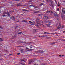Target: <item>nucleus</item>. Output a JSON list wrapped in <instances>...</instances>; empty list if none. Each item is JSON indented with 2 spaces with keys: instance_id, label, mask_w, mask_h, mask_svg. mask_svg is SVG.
Here are the masks:
<instances>
[{
  "instance_id": "1",
  "label": "nucleus",
  "mask_w": 65,
  "mask_h": 65,
  "mask_svg": "<svg viewBox=\"0 0 65 65\" xmlns=\"http://www.w3.org/2000/svg\"><path fill=\"white\" fill-rule=\"evenodd\" d=\"M50 3L51 4H49L50 6L53 7V2L52 1H50Z\"/></svg>"
},
{
  "instance_id": "2",
  "label": "nucleus",
  "mask_w": 65,
  "mask_h": 65,
  "mask_svg": "<svg viewBox=\"0 0 65 65\" xmlns=\"http://www.w3.org/2000/svg\"><path fill=\"white\" fill-rule=\"evenodd\" d=\"M44 52H45L44 51H42L41 50L37 51V53H44Z\"/></svg>"
},
{
  "instance_id": "3",
  "label": "nucleus",
  "mask_w": 65,
  "mask_h": 65,
  "mask_svg": "<svg viewBox=\"0 0 65 65\" xmlns=\"http://www.w3.org/2000/svg\"><path fill=\"white\" fill-rule=\"evenodd\" d=\"M47 13H53V11H48L47 12Z\"/></svg>"
},
{
  "instance_id": "4",
  "label": "nucleus",
  "mask_w": 65,
  "mask_h": 65,
  "mask_svg": "<svg viewBox=\"0 0 65 65\" xmlns=\"http://www.w3.org/2000/svg\"><path fill=\"white\" fill-rule=\"evenodd\" d=\"M54 14L55 16L56 17H58V15L57 14V13L56 12L54 13Z\"/></svg>"
},
{
  "instance_id": "5",
  "label": "nucleus",
  "mask_w": 65,
  "mask_h": 65,
  "mask_svg": "<svg viewBox=\"0 0 65 65\" xmlns=\"http://www.w3.org/2000/svg\"><path fill=\"white\" fill-rule=\"evenodd\" d=\"M40 24L41 25H43V21H41L40 22Z\"/></svg>"
},
{
  "instance_id": "6",
  "label": "nucleus",
  "mask_w": 65,
  "mask_h": 65,
  "mask_svg": "<svg viewBox=\"0 0 65 65\" xmlns=\"http://www.w3.org/2000/svg\"><path fill=\"white\" fill-rule=\"evenodd\" d=\"M59 26L57 27V29H59L60 28H61V25L60 24V22L59 23Z\"/></svg>"
},
{
  "instance_id": "7",
  "label": "nucleus",
  "mask_w": 65,
  "mask_h": 65,
  "mask_svg": "<svg viewBox=\"0 0 65 65\" xmlns=\"http://www.w3.org/2000/svg\"><path fill=\"white\" fill-rule=\"evenodd\" d=\"M43 19H44L45 20H47L48 19V16H44L43 17Z\"/></svg>"
},
{
  "instance_id": "8",
  "label": "nucleus",
  "mask_w": 65,
  "mask_h": 65,
  "mask_svg": "<svg viewBox=\"0 0 65 65\" xmlns=\"http://www.w3.org/2000/svg\"><path fill=\"white\" fill-rule=\"evenodd\" d=\"M9 12H8V11H7V12H5L3 13V14H8Z\"/></svg>"
},
{
  "instance_id": "9",
  "label": "nucleus",
  "mask_w": 65,
  "mask_h": 65,
  "mask_svg": "<svg viewBox=\"0 0 65 65\" xmlns=\"http://www.w3.org/2000/svg\"><path fill=\"white\" fill-rule=\"evenodd\" d=\"M20 52H21V53H24V51H24V50L22 49H20Z\"/></svg>"
},
{
  "instance_id": "10",
  "label": "nucleus",
  "mask_w": 65,
  "mask_h": 65,
  "mask_svg": "<svg viewBox=\"0 0 65 65\" xmlns=\"http://www.w3.org/2000/svg\"><path fill=\"white\" fill-rule=\"evenodd\" d=\"M47 23L48 24H51V23H52V22H51V21H50V20H49L47 22Z\"/></svg>"
},
{
  "instance_id": "11",
  "label": "nucleus",
  "mask_w": 65,
  "mask_h": 65,
  "mask_svg": "<svg viewBox=\"0 0 65 65\" xmlns=\"http://www.w3.org/2000/svg\"><path fill=\"white\" fill-rule=\"evenodd\" d=\"M55 43L56 42H53L52 43H50V44L51 45H52L53 44H55Z\"/></svg>"
},
{
  "instance_id": "12",
  "label": "nucleus",
  "mask_w": 65,
  "mask_h": 65,
  "mask_svg": "<svg viewBox=\"0 0 65 65\" xmlns=\"http://www.w3.org/2000/svg\"><path fill=\"white\" fill-rule=\"evenodd\" d=\"M40 11H36V12H34V13H39V12Z\"/></svg>"
},
{
  "instance_id": "13",
  "label": "nucleus",
  "mask_w": 65,
  "mask_h": 65,
  "mask_svg": "<svg viewBox=\"0 0 65 65\" xmlns=\"http://www.w3.org/2000/svg\"><path fill=\"white\" fill-rule=\"evenodd\" d=\"M11 19H12V20H14L15 19V18H14V16L12 17Z\"/></svg>"
},
{
  "instance_id": "14",
  "label": "nucleus",
  "mask_w": 65,
  "mask_h": 65,
  "mask_svg": "<svg viewBox=\"0 0 65 65\" xmlns=\"http://www.w3.org/2000/svg\"><path fill=\"white\" fill-rule=\"evenodd\" d=\"M39 19H37L36 20V22L37 23H38V22H39Z\"/></svg>"
},
{
  "instance_id": "15",
  "label": "nucleus",
  "mask_w": 65,
  "mask_h": 65,
  "mask_svg": "<svg viewBox=\"0 0 65 65\" xmlns=\"http://www.w3.org/2000/svg\"><path fill=\"white\" fill-rule=\"evenodd\" d=\"M21 61H23V62H26V61L25 60H24L23 59H22Z\"/></svg>"
},
{
  "instance_id": "16",
  "label": "nucleus",
  "mask_w": 65,
  "mask_h": 65,
  "mask_svg": "<svg viewBox=\"0 0 65 65\" xmlns=\"http://www.w3.org/2000/svg\"><path fill=\"white\" fill-rule=\"evenodd\" d=\"M27 22V21H26L25 20H23L22 21V22H25V23H26Z\"/></svg>"
},
{
  "instance_id": "17",
  "label": "nucleus",
  "mask_w": 65,
  "mask_h": 65,
  "mask_svg": "<svg viewBox=\"0 0 65 65\" xmlns=\"http://www.w3.org/2000/svg\"><path fill=\"white\" fill-rule=\"evenodd\" d=\"M18 6H23V5H22L20 4H18L17 5Z\"/></svg>"
},
{
  "instance_id": "18",
  "label": "nucleus",
  "mask_w": 65,
  "mask_h": 65,
  "mask_svg": "<svg viewBox=\"0 0 65 65\" xmlns=\"http://www.w3.org/2000/svg\"><path fill=\"white\" fill-rule=\"evenodd\" d=\"M62 12L65 14V10H63V9L62 10Z\"/></svg>"
},
{
  "instance_id": "19",
  "label": "nucleus",
  "mask_w": 65,
  "mask_h": 65,
  "mask_svg": "<svg viewBox=\"0 0 65 65\" xmlns=\"http://www.w3.org/2000/svg\"><path fill=\"white\" fill-rule=\"evenodd\" d=\"M31 62H32V63H33L34 62V59L33 60H31Z\"/></svg>"
},
{
  "instance_id": "20",
  "label": "nucleus",
  "mask_w": 65,
  "mask_h": 65,
  "mask_svg": "<svg viewBox=\"0 0 65 65\" xmlns=\"http://www.w3.org/2000/svg\"><path fill=\"white\" fill-rule=\"evenodd\" d=\"M34 31L35 32H37L38 31L37 29H34Z\"/></svg>"
},
{
  "instance_id": "21",
  "label": "nucleus",
  "mask_w": 65,
  "mask_h": 65,
  "mask_svg": "<svg viewBox=\"0 0 65 65\" xmlns=\"http://www.w3.org/2000/svg\"><path fill=\"white\" fill-rule=\"evenodd\" d=\"M42 5H43V4L42 3L40 4V6H42Z\"/></svg>"
},
{
  "instance_id": "22",
  "label": "nucleus",
  "mask_w": 65,
  "mask_h": 65,
  "mask_svg": "<svg viewBox=\"0 0 65 65\" xmlns=\"http://www.w3.org/2000/svg\"><path fill=\"white\" fill-rule=\"evenodd\" d=\"M39 24L38 23H37L36 25V26H37V27H39Z\"/></svg>"
},
{
  "instance_id": "23",
  "label": "nucleus",
  "mask_w": 65,
  "mask_h": 65,
  "mask_svg": "<svg viewBox=\"0 0 65 65\" xmlns=\"http://www.w3.org/2000/svg\"><path fill=\"white\" fill-rule=\"evenodd\" d=\"M34 8H38L37 7V6H35L34 7Z\"/></svg>"
},
{
  "instance_id": "24",
  "label": "nucleus",
  "mask_w": 65,
  "mask_h": 65,
  "mask_svg": "<svg viewBox=\"0 0 65 65\" xmlns=\"http://www.w3.org/2000/svg\"><path fill=\"white\" fill-rule=\"evenodd\" d=\"M61 17L62 18V19H63V18H64V15H61Z\"/></svg>"
},
{
  "instance_id": "25",
  "label": "nucleus",
  "mask_w": 65,
  "mask_h": 65,
  "mask_svg": "<svg viewBox=\"0 0 65 65\" xmlns=\"http://www.w3.org/2000/svg\"><path fill=\"white\" fill-rule=\"evenodd\" d=\"M64 25H62V29L64 28Z\"/></svg>"
},
{
  "instance_id": "26",
  "label": "nucleus",
  "mask_w": 65,
  "mask_h": 65,
  "mask_svg": "<svg viewBox=\"0 0 65 65\" xmlns=\"http://www.w3.org/2000/svg\"><path fill=\"white\" fill-rule=\"evenodd\" d=\"M46 38L47 39H49L51 38V37H47Z\"/></svg>"
},
{
  "instance_id": "27",
  "label": "nucleus",
  "mask_w": 65,
  "mask_h": 65,
  "mask_svg": "<svg viewBox=\"0 0 65 65\" xmlns=\"http://www.w3.org/2000/svg\"><path fill=\"white\" fill-rule=\"evenodd\" d=\"M32 50H33V49H30V50H28V51H32Z\"/></svg>"
},
{
  "instance_id": "28",
  "label": "nucleus",
  "mask_w": 65,
  "mask_h": 65,
  "mask_svg": "<svg viewBox=\"0 0 65 65\" xmlns=\"http://www.w3.org/2000/svg\"><path fill=\"white\" fill-rule=\"evenodd\" d=\"M44 34H49V33L48 32H44Z\"/></svg>"
},
{
  "instance_id": "29",
  "label": "nucleus",
  "mask_w": 65,
  "mask_h": 65,
  "mask_svg": "<svg viewBox=\"0 0 65 65\" xmlns=\"http://www.w3.org/2000/svg\"><path fill=\"white\" fill-rule=\"evenodd\" d=\"M22 32H20L19 33H18V34H22Z\"/></svg>"
},
{
  "instance_id": "30",
  "label": "nucleus",
  "mask_w": 65,
  "mask_h": 65,
  "mask_svg": "<svg viewBox=\"0 0 65 65\" xmlns=\"http://www.w3.org/2000/svg\"><path fill=\"white\" fill-rule=\"evenodd\" d=\"M31 63H32V62H31V61H29V64H31Z\"/></svg>"
},
{
  "instance_id": "31",
  "label": "nucleus",
  "mask_w": 65,
  "mask_h": 65,
  "mask_svg": "<svg viewBox=\"0 0 65 65\" xmlns=\"http://www.w3.org/2000/svg\"><path fill=\"white\" fill-rule=\"evenodd\" d=\"M56 34V33H51V34H53V35L54 34Z\"/></svg>"
},
{
  "instance_id": "32",
  "label": "nucleus",
  "mask_w": 65,
  "mask_h": 65,
  "mask_svg": "<svg viewBox=\"0 0 65 65\" xmlns=\"http://www.w3.org/2000/svg\"><path fill=\"white\" fill-rule=\"evenodd\" d=\"M7 15H8V16H10V14H9V12H8V14H7Z\"/></svg>"
},
{
  "instance_id": "33",
  "label": "nucleus",
  "mask_w": 65,
  "mask_h": 65,
  "mask_svg": "<svg viewBox=\"0 0 65 65\" xmlns=\"http://www.w3.org/2000/svg\"><path fill=\"white\" fill-rule=\"evenodd\" d=\"M0 41H3V40H2V38H0Z\"/></svg>"
},
{
  "instance_id": "34",
  "label": "nucleus",
  "mask_w": 65,
  "mask_h": 65,
  "mask_svg": "<svg viewBox=\"0 0 65 65\" xmlns=\"http://www.w3.org/2000/svg\"><path fill=\"white\" fill-rule=\"evenodd\" d=\"M2 16L3 17H5L6 16V15H5V14L3 15Z\"/></svg>"
},
{
  "instance_id": "35",
  "label": "nucleus",
  "mask_w": 65,
  "mask_h": 65,
  "mask_svg": "<svg viewBox=\"0 0 65 65\" xmlns=\"http://www.w3.org/2000/svg\"><path fill=\"white\" fill-rule=\"evenodd\" d=\"M31 43V42H30V43H26L27 44H30V43Z\"/></svg>"
},
{
  "instance_id": "36",
  "label": "nucleus",
  "mask_w": 65,
  "mask_h": 65,
  "mask_svg": "<svg viewBox=\"0 0 65 65\" xmlns=\"http://www.w3.org/2000/svg\"><path fill=\"white\" fill-rule=\"evenodd\" d=\"M56 3H57V1H56V0H54Z\"/></svg>"
},
{
  "instance_id": "37",
  "label": "nucleus",
  "mask_w": 65,
  "mask_h": 65,
  "mask_svg": "<svg viewBox=\"0 0 65 65\" xmlns=\"http://www.w3.org/2000/svg\"><path fill=\"white\" fill-rule=\"evenodd\" d=\"M29 11V10H25V11Z\"/></svg>"
},
{
  "instance_id": "38",
  "label": "nucleus",
  "mask_w": 65,
  "mask_h": 65,
  "mask_svg": "<svg viewBox=\"0 0 65 65\" xmlns=\"http://www.w3.org/2000/svg\"><path fill=\"white\" fill-rule=\"evenodd\" d=\"M29 23H32V22H31V21H29Z\"/></svg>"
},
{
  "instance_id": "39",
  "label": "nucleus",
  "mask_w": 65,
  "mask_h": 65,
  "mask_svg": "<svg viewBox=\"0 0 65 65\" xmlns=\"http://www.w3.org/2000/svg\"><path fill=\"white\" fill-rule=\"evenodd\" d=\"M57 11H59V8L57 9Z\"/></svg>"
},
{
  "instance_id": "40",
  "label": "nucleus",
  "mask_w": 65,
  "mask_h": 65,
  "mask_svg": "<svg viewBox=\"0 0 65 65\" xmlns=\"http://www.w3.org/2000/svg\"><path fill=\"white\" fill-rule=\"evenodd\" d=\"M42 14H38V15L39 16H40V15H41Z\"/></svg>"
},
{
  "instance_id": "41",
  "label": "nucleus",
  "mask_w": 65,
  "mask_h": 65,
  "mask_svg": "<svg viewBox=\"0 0 65 65\" xmlns=\"http://www.w3.org/2000/svg\"><path fill=\"white\" fill-rule=\"evenodd\" d=\"M17 55H20V53H18L17 54Z\"/></svg>"
},
{
  "instance_id": "42",
  "label": "nucleus",
  "mask_w": 65,
  "mask_h": 65,
  "mask_svg": "<svg viewBox=\"0 0 65 65\" xmlns=\"http://www.w3.org/2000/svg\"><path fill=\"white\" fill-rule=\"evenodd\" d=\"M14 11L13 10V11H11V12H14Z\"/></svg>"
},
{
  "instance_id": "43",
  "label": "nucleus",
  "mask_w": 65,
  "mask_h": 65,
  "mask_svg": "<svg viewBox=\"0 0 65 65\" xmlns=\"http://www.w3.org/2000/svg\"><path fill=\"white\" fill-rule=\"evenodd\" d=\"M3 56V55H0V57H2V56Z\"/></svg>"
},
{
  "instance_id": "44",
  "label": "nucleus",
  "mask_w": 65,
  "mask_h": 65,
  "mask_svg": "<svg viewBox=\"0 0 65 65\" xmlns=\"http://www.w3.org/2000/svg\"><path fill=\"white\" fill-rule=\"evenodd\" d=\"M23 11H26V10H25V9H23L22 10Z\"/></svg>"
},
{
  "instance_id": "45",
  "label": "nucleus",
  "mask_w": 65,
  "mask_h": 65,
  "mask_svg": "<svg viewBox=\"0 0 65 65\" xmlns=\"http://www.w3.org/2000/svg\"><path fill=\"white\" fill-rule=\"evenodd\" d=\"M26 49H29V48H28L27 47H26Z\"/></svg>"
},
{
  "instance_id": "46",
  "label": "nucleus",
  "mask_w": 65,
  "mask_h": 65,
  "mask_svg": "<svg viewBox=\"0 0 65 65\" xmlns=\"http://www.w3.org/2000/svg\"><path fill=\"white\" fill-rule=\"evenodd\" d=\"M46 1L48 2V0H46Z\"/></svg>"
},
{
  "instance_id": "47",
  "label": "nucleus",
  "mask_w": 65,
  "mask_h": 65,
  "mask_svg": "<svg viewBox=\"0 0 65 65\" xmlns=\"http://www.w3.org/2000/svg\"><path fill=\"white\" fill-rule=\"evenodd\" d=\"M44 36L45 37H47V36L46 35Z\"/></svg>"
},
{
  "instance_id": "48",
  "label": "nucleus",
  "mask_w": 65,
  "mask_h": 65,
  "mask_svg": "<svg viewBox=\"0 0 65 65\" xmlns=\"http://www.w3.org/2000/svg\"><path fill=\"white\" fill-rule=\"evenodd\" d=\"M49 2H51V1H52V0H49Z\"/></svg>"
},
{
  "instance_id": "49",
  "label": "nucleus",
  "mask_w": 65,
  "mask_h": 65,
  "mask_svg": "<svg viewBox=\"0 0 65 65\" xmlns=\"http://www.w3.org/2000/svg\"><path fill=\"white\" fill-rule=\"evenodd\" d=\"M32 23L33 24H34V23H35V22H34V21H33L32 22Z\"/></svg>"
},
{
  "instance_id": "50",
  "label": "nucleus",
  "mask_w": 65,
  "mask_h": 65,
  "mask_svg": "<svg viewBox=\"0 0 65 65\" xmlns=\"http://www.w3.org/2000/svg\"><path fill=\"white\" fill-rule=\"evenodd\" d=\"M59 56L60 57H61V56H62V55H59Z\"/></svg>"
},
{
  "instance_id": "51",
  "label": "nucleus",
  "mask_w": 65,
  "mask_h": 65,
  "mask_svg": "<svg viewBox=\"0 0 65 65\" xmlns=\"http://www.w3.org/2000/svg\"><path fill=\"white\" fill-rule=\"evenodd\" d=\"M30 48H32V47H31V46H30Z\"/></svg>"
},
{
  "instance_id": "52",
  "label": "nucleus",
  "mask_w": 65,
  "mask_h": 65,
  "mask_svg": "<svg viewBox=\"0 0 65 65\" xmlns=\"http://www.w3.org/2000/svg\"><path fill=\"white\" fill-rule=\"evenodd\" d=\"M64 32H65V30L63 31V33H64Z\"/></svg>"
},
{
  "instance_id": "53",
  "label": "nucleus",
  "mask_w": 65,
  "mask_h": 65,
  "mask_svg": "<svg viewBox=\"0 0 65 65\" xmlns=\"http://www.w3.org/2000/svg\"><path fill=\"white\" fill-rule=\"evenodd\" d=\"M32 6H33V7H34L35 6H33V5H32Z\"/></svg>"
},
{
  "instance_id": "54",
  "label": "nucleus",
  "mask_w": 65,
  "mask_h": 65,
  "mask_svg": "<svg viewBox=\"0 0 65 65\" xmlns=\"http://www.w3.org/2000/svg\"><path fill=\"white\" fill-rule=\"evenodd\" d=\"M58 6L59 7V6H60V5H58Z\"/></svg>"
},
{
  "instance_id": "55",
  "label": "nucleus",
  "mask_w": 65,
  "mask_h": 65,
  "mask_svg": "<svg viewBox=\"0 0 65 65\" xmlns=\"http://www.w3.org/2000/svg\"><path fill=\"white\" fill-rule=\"evenodd\" d=\"M31 24V25H33V24Z\"/></svg>"
},
{
  "instance_id": "56",
  "label": "nucleus",
  "mask_w": 65,
  "mask_h": 65,
  "mask_svg": "<svg viewBox=\"0 0 65 65\" xmlns=\"http://www.w3.org/2000/svg\"><path fill=\"white\" fill-rule=\"evenodd\" d=\"M17 1H20V0H17Z\"/></svg>"
},
{
  "instance_id": "57",
  "label": "nucleus",
  "mask_w": 65,
  "mask_h": 65,
  "mask_svg": "<svg viewBox=\"0 0 65 65\" xmlns=\"http://www.w3.org/2000/svg\"><path fill=\"white\" fill-rule=\"evenodd\" d=\"M42 65H45V64H42Z\"/></svg>"
},
{
  "instance_id": "58",
  "label": "nucleus",
  "mask_w": 65,
  "mask_h": 65,
  "mask_svg": "<svg viewBox=\"0 0 65 65\" xmlns=\"http://www.w3.org/2000/svg\"><path fill=\"white\" fill-rule=\"evenodd\" d=\"M29 6V7H30V6H32V5H30V6Z\"/></svg>"
},
{
  "instance_id": "59",
  "label": "nucleus",
  "mask_w": 65,
  "mask_h": 65,
  "mask_svg": "<svg viewBox=\"0 0 65 65\" xmlns=\"http://www.w3.org/2000/svg\"><path fill=\"white\" fill-rule=\"evenodd\" d=\"M1 27L0 26V28L1 29Z\"/></svg>"
},
{
  "instance_id": "60",
  "label": "nucleus",
  "mask_w": 65,
  "mask_h": 65,
  "mask_svg": "<svg viewBox=\"0 0 65 65\" xmlns=\"http://www.w3.org/2000/svg\"><path fill=\"white\" fill-rule=\"evenodd\" d=\"M10 55H12V54H10Z\"/></svg>"
},
{
  "instance_id": "61",
  "label": "nucleus",
  "mask_w": 65,
  "mask_h": 65,
  "mask_svg": "<svg viewBox=\"0 0 65 65\" xmlns=\"http://www.w3.org/2000/svg\"><path fill=\"white\" fill-rule=\"evenodd\" d=\"M63 2H64V3H65V1H63Z\"/></svg>"
},
{
  "instance_id": "62",
  "label": "nucleus",
  "mask_w": 65,
  "mask_h": 65,
  "mask_svg": "<svg viewBox=\"0 0 65 65\" xmlns=\"http://www.w3.org/2000/svg\"><path fill=\"white\" fill-rule=\"evenodd\" d=\"M43 37H45L44 36H43Z\"/></svg>"
},
{
  "instance_id": "63",
  "label": "nucleus",
  "mask_w": 65,
  "mask_h": 65,
  "mask_svg": "<svg viewBox=\"0 0 65 65\" xmlns=\"http://www.w3.org/2000/svg\"><path fill=\"white\" fill-rule=\"evenodd\" d=\"M0 60H2V59H0Z\"/></svg>"
},
{
  "instance_id": "64",
  "label": "nucleus",
  "mask_w": 65,
  "mask_h": 65,
  "mask_svg": "<svg viewBox=\"0 0 65 65\" xmlns=\"http://www.w3.org/2000/svg\"><path fill=\"white\" fill-rule=\"evenodd\" d=\"M62 57H64V55H62Z\"/></svg>"
}]
</instances>
